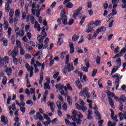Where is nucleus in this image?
Listing matches in <instances>:
<instances>
[{"mask_svg":"<svg viewBox=\"0 0 126 126\" xmlns=\"http://www.w3.org/2000/svg\"><path fill=\"white\" fill-rule=\"evenodd\" d=\"M10 4H8V3H6L5 4V11L7 13L9 12V10H10V6L9 5Z\"/></svg>","mask_w":126,"mask_h":126,"instance_id":"412c9836","label":"nucleus"},{"mask_svg":"<svg viewBox=\"0 0 126 126\" xmlns=\"http://www.w3.org/2000/svg\"><path fill=\"white\" fill-rule=\"evenodd\" d=\"M69 46L70 54H74V46H73V43H70L69 44Z\"/></svg>","mask_w":126,"mask_h":126,"instance_id":"f3484780","label":"nucleus"},{"mask_svg":"<svg viewBox=\"0 0 126 126\" xmlns=\"http://www.w3.org/2000/svg\"><path fill=\"white\" fill-rule=\"evenodd\" d=\"M67 102H68L69 106H72V98H71L69 95L67 96Z\"/></svg>","mask_w":126,"mask_h":126,"instance_id":"a211bd4d","label":"nucleus"},{"mask_svg":"<svg viewBox=\"0 0 126 126\" xmlns=\"http://www.w3.org/2000/svg\"><path fill=\"white\" fill-rule=\"evenodd\" d=\"M15 15L16 17L19 18L20 16V10H19V9L16 10V11L15 12Z\"/></svg>","mask_w":126,"mask_h":126,"instance_id":"a878e982","label":"nucleus"},{"mask_svg":"<svg viewBox=\"0 0 126 126\" xmlns=\"http://www.w3.org/2000/svg\"><path fill=\"white\" fill-rule=\"evenodd\" d=\"M116 63L117 64V66H114L113 67V68L111 71V75H112L113 73H115V72H116L117 70L120 68V67L122 65V59H121L120 58H118L116 61Z\"/></svg>","mask_w":126,"mask_h":126,"instance_id":"7ed1b4c3","label":"nucleus"},{"mask_svg":"<svg viewBox=\"0 0 126 126\" xmlns=\"http://www.w3.org/2000/svg\"><path fill=\"white\" fill-rule=\"evenodd\" d=\"M110 112H111V119H112L113 121H114V122H116V123H118V122H119V120H118V117H114V116H115V112H114V110H113L112 109H111Z\"/></svg>","mask_w":126,"mask_h":126,"instance_id":"9b49d317","label":"nucleus"},{"mask_svg":"<svg viewBox=\"0 0 126 126\" xmlns=\"http://www.w3.org/2000/svg\"><path fill=\"white\" fill-rule=\"evenodd\" d=\"M64 88V86H63V85H62V86H60V88L59 89V91L61 94V95H62L63 96H67L68 94L67 93H64V90H63Z\"/></svg>","mask_w":126,"mask_h":126,"instance_id":"6e6552de","label":"nucleus"},{"mask_svg":"<svg viewBox=\"0 0 126 126\" xmlns=\"http://www.w3.org/2000/svg\"><path fill=\"white\" fill-rule=\"evenodd\" d=\"M18 55V54L17 53V51H15L14 50H13L10 55V57H12V58H15V57H16V56H17Z\"/></svg>","mask_w":126,"mask_h":126,"instance_id":"aec40b11","label":"nucleus"},{"mask_svg":"<svg viewBox=\"0 0 126 126\" xmlns=\"http://www.w3.org/2000/svg\"><path fill=\"white\" fill-rule=\"evenodd\" d=\"M75 84L78 89H82V85H81V82L79 80H77L75 82Z\"/></svg>","mask_w":126,"mask_h":126,"instance_id":"dca6fc26","label":"nucleus"},{"mask_svg":"<svg viewBox=\"0 0 126 126\" xmlns=\"http://www.w3.org/2000/svg\"><path fill=\"white\" fill-rule=\"evenodd\" d=\"M62 108L63 110V111H67V104L64 103L62 106Z\"/></svg>","mask_w":126,"mask_h":126,"instance_id":"f704fd0d","label":"nucleus"},{"mask_svg":"<svg viewBox=\"0 0 126 126\" xmlns=\"http://www.w3.org/2000/svg\"><path fill=\"white\" fill-rule=\"evenodd\" d=\"M39 26H40V24H39L38 21H36L34 24V28L37 29V27H39Z\"/></svg>","mask_w":126,"mask_h":126,"instance_id":"052dcab7","label":"nucleus"},{"mask_svg":"<svg viewBox=\"0 0 126 126\" xmlns=\"http://www.w3.org/2000/svg\"><path fill=\"white\" fill-rule=\"evenodd\" d=\"M4 25H5V26L4 27V29L5 30H7L8 29V22L6 20H4Z\"/></svg>","mask_w":126,"mask_h":126,"instance_id":"bb28decb","label":"nucleus"},{"mask_svg":"<svg viewBox=\"0 0 126 126\" xmlns=\"http://www.w3.org/2000/svg\"><path fill=\"white\" fill-rule=\"evenodd\" d=\"M65 7H67V8H72L73 7V4L71 2H68L65 5Z\"/></svg>","mask_w":126,"mask_h":126,"instance_id":"5701e85b","label":"nucleus"},{"mask_svg":"<svg viewBox=\"0 0 126 126\" xmlns=\"http://www.w3.org/2000/svg\"><path fill=\"white\" fill-rule=\"evenodd\" d=\"M81 68H82L83 71H84L85 72H88V71H89L88 69L89 68V67L82 66Z\"/></svg>","mask_w":126,"mask_h":126,"instance_id":"ea45409f","label":"nucleus"},{"mask_svg":"<svg viewBox=\"0 0 126 126\" xmlns=\"http://www.w3.org/2000/svg\"><path fill=\"white\" fill-rule=\"evenodd\" d=\"M65 123L67 126H70L71 124V123H70V121L66 119H65Z\"/></svg>","mask_w":126,"mask_h":126,"instance_id":"0e129e2a","label":"nucleus"},{"mask_svg":"<svg viewBox=\"0 0 126 126\" xmlns=\"http://www.w3.org/2000/svg\"><path fill=\"white\" fill-rule=\"evenodd\" d=\"M43 117L45 120H47V121H49V120H51V118H49V116L47 114H44Z\"/></svg>","mask_w":126,"mask_h":126,"instance_id":"e2e57ef3","label":"nucleus"},{"mask_svg":"<svg viewBox=\"0 0 126 126\" xmlns=\"http://www.w3.org/2000/svg\"><path fill=\"white\" fill-rule=\"evenodd\" d=\"M58 121H59L58 120V118H55L51 121V124L52 125H55V124H56V122Z\"/></svg>","mask_w":126,"mask_h":126,"instance_id":"338daca9","label":"nucleus"},{"mask_svg":"<svg viewBox=\"0 0 126 126\" xmlns=\"http://www.w3.org/2000/svg\"><path fill=\"white\" fill-rule=\"evenodd\" d=\"M11 42L12 45H14V44H15V38L13 36H12L11 38Z\"/></svg>","mask_w":126,"mask_h":126,"instance_id":"8fccbe9b","label":"nucleus"},{"mask_svg":"<svg viewBox=\"0 0 126 126\" xmlns=\"http://www.w3.org/2000/svg\"><path fill=\"white\" fill-rule=\"evenodd\" d=\"M95 62L97 64H100L101 63V58L99 56H97L96 58Z\"/></svg>","mask_w":126,"mask_h":126,"instance_id":"2f4dec72","label":"nucleus"},{"mask_svg":"<svg viewBox=\"0 0 126 126\" xmlns=\"http://www.w3.org/2000/svg\"><path fill=\"white\" fill-rule=\"evenodd\" d=\"M26 14L25 12H23L22 13V20H25V18H26Z\"/></svg>","mask_w":126,"mask_h":126,"instance_id":"a19ab883","label":"nucleus"},{"mask_svg":"<svg viewBox=\"0 0 126 126\" xmlns=\"http://www.w3.org/2000/svg\"><path fill=\"white\" fill-rule=\"evenodd\" d=\"M7 43H8V40H7V39L4 40L3 41V46L4 47H6V46H7Z\"/></svg>","mask_w":126,"mask_h":126,"instance_id":"bf43d9fd","label":"nucleus"},{"mask_svg":"<svg viewBox=\"0 0 126 126\" xmlns=\"http://www.w3.org/2000/svg\"><path fill=\"white\" fill-rule=\"evenodd\" d=\"M56 4H57V2L56 1L53 2L50 6V8H51V9H53V8H55V7H56Z\"/></svg>","mask_w":126,"mask_h":126,"instance_id":"c03bdc74","label":"nucleus"},{"mask_svg":"<svg viewBox=\"0 0 126 126\" xmlns=\"http://www.w3.org/2000/svg\"><path fill=\"white\" fill-rule=\"evenodd\" d=\"M13 63H14V64H15L16 65H17L18 63V59H17V58L14 57L13 58Z\"/></svg>","mask_w":126,"mask_h":126,"instance_id":"4c0bfd02","label":"nucleus"},{"mask_svg":"<svg viewBox=\"0 0 126 126\" xmlns=\"http://www.w3.org/2000/svg\"><path fill=\"white\" fill-rule=\"evenodd\" d=\"M20 100L21 102H23V101H24V95L21 94L20 95Z\"/></svg>","mask_w":126,"mask_h":126,"instance_id":"774afa93","label":"nucleus"},{"mask_svg":"<svg viewBox=\"0 0 126 126\" xmlns=\"http://www.w3.org/2000/svg\"><path fill=\"white\" fill-rule=\"evenodd\" d=\"M3 62H5V63H8V62L9 61V58L7 56H5L3 59H2Z\"/></svg>","mask_w":126,"mask_h":126,"instance_id":"c9c22d12","label":"nucleus"},{"mask_svg":"<svg viewBox=\"0 0 126 126\" xmlns=\"http://www.w3.org/2000/svg\"><path fill=\"white\" fill-rule=\"evenodd\" d=\"M80 114H77V117H78L79 120H82L83 119V115L81 114V113L79 112Z\"/></svg>","mask_w":126,"mask_h":126,"instance_id":"49530a36","label":"nucleus"},{"mask_svg":"<svg viewBox=\"0 0 126 126\" xmlns=\"http://www.w3.org/2000/svg\"><path fill=\"white\" fill-rule=\"evenodd\" d=\"M108 102L112 109H115V104L114 103V101H113V98H111L110 96L108 97Z\"/></svg>","mask_w":126,"mask_h":126,"instance_id":"f8f14e48","label":"nucleus"},{"mask_svg":"<svg viewBox=\"0 0 126 126\" xmlns=\"http://www.w3.org/2000/svg\"><path fill=\"white\" fill-rule=\"evenodd\" d=\"M26 104L27 105H31V106H33V103L32 102V101L31 100H29L28 101H26Z\"/></svg>","mask_w":126,"mask_h":126,"instance_id":"de8ad7c7","label":"nucleus"},{"mask_svg":"<svg viewBox=\"0 0 126 126\" xmlns=\"http://www.w3.org/2000/svg\"><path fill=\"white\" fill-rule=\"evenodd\" d=\"M126 97L125 94H122L120 96V97L119 98V103L120 104H124V103H126Z\"/></svg>","mask_w":126,"mask_h":126,"instance_id":"9d476101","label":"nucleus"},{"mask_svg":"<svg viewBox=\"0 0 126 126\" xmlns=\"http://www.w3.org/2000/svg\"><path fill=\"white\" fill-rule=\"evenodd\" d=\"M106 27H105L104 26H102L100 28L97 29L96 30V31H97V33H99L100 32H105V31H106Z\"/></svg>","mask_w":126,"mask_h":126,"instance_id":"2eb2a0df","label":"nucleus"},{"mask_svg":"<svg viewBox=\"0 0 126 126\" xmlns=\"http://www.w3.org/2000/svg\"><path fill=\"white\" fill-rule=\"evenodd\" d=\"M93 28H94V23H93L92 22L88 25V31H86V32L87 33H93V32H94V30H93Z\"/></svg>","mask_w":126,"mask_h":126,"instance_id":"39448f33","label":"nucleus"},{"mask_svg":"<svg viewBox=\"0 0 126 126\" xmlns=\"http://www.w3.org/2000/svg\"><path fill=\"white\" fill-rule=\"evenodd\" d=\"M1 123H2L5 126L8 125V119L5 117L4 115H2L0 117Z\"/></svg>","mask_w":126,"mask_h":126,"instance_id":"423d86ee","label":"nucleus"},{"mask_svg":"<svg viewBox=\"0 0 126 126\" xmlns=\"http://www.w3.org/2000/svg\"><path fill=\"white\" fill-rule=\"evenodd\" d=\"M107 125H108V126H116L117 125V123H116V122H113V124L112 125V122L111 121H109Z\"/></svg>","mask_w":126,"mask_h":126,"instance_id":"58836bf2","label":"nucleus"},{"mask_svg":"<svg viewBox=\"0 0 126 126\" xmlns=\"http://www.w3.org/2000/svg\"><path fill=\"white\" fill-rule=\"evenodd\" d=\"M76 51L78 54H83V50L80 49L79 47L76 49Z\"/></svg>","mask_w":126,"mask_h":126,"instance_id":"864d4df0","label":"nucleus"},{"mask_svg":"<svg viewBox=\"0 0 126 126\" xmlns=\"http://www.w3.org/2000/svg\"><path fill=\"white\" fill-rule=\"evenodd\" d=\"M86 18V17H83L81 19V21L79 23L80 26H81V25H82V24H83V22H84V21H85V18Z\"/></svg>","mask_w":126,"mask_h":126,"instance_id":"79ce46f5","label":"nucleus"},{"mask_svg":"<svg viewBox=\"0 0 126 126\" xmlns=\"http://www.w3.org/2000/svg\"><path fill=\"white\" fill-rule=\"evenodd\" d=\"M92 23H94L95 26H100L101 25V23H102L101 20H95V22H92Z\"/></svg>","mask_w":126,"mask_h":126,"instance_id":"6ab92c4d","label":"nucleus"},{"mask_svg":"<svg viewBox=\"0 0 126 126\" xmlns=\"http://www.w3.org/2000/svg\"><path fill=\"white\" fill-rule=\"evenodd\" d=\"M37 40L40 44L44 41V39L41 37V35H38V36H37Z\"/></svg>","mask_w":126,"mask_h":126,"instance_id":"a18cd8bd","label":"nucleus"},{"mask_svg":"<svg viewBox=\"0 0 126 126\" xmlns=\"http://www.w3.org/2000/svg\"><path fill=\"white\" fill-rule=\"evenodd\" d=\"M7 81V79L6 78V77L5 76L3 77V79L2 80V83L3 85H6Z\"/></svg>","mask_w":126,"mask_h":126,"instance_id":"473e14b6","label":"nucleus"},{"mask_svg":"<svg viewBox=\"0 0 126 126\" xmlns=\"http://www.w3.org/2000/svg\"><path fill=\"white\" fill-rule=\"evenodd\" d=\"M120 54L123 55V54H126V47H123L122 49L120 51Z\"/></svg>","mask_w":126,"mask_h":126,"instance_id":"37998d69","label":"nucleus"},{"mask_svg":"<svg viewBox=\"0 0 126 126\" xmlns=\"http://www.w3.org/2000/svg\"><path fill=\"white\" fill-rule=\"evenodd\" d=\"M98 71V70H97V69H94L92 74L91 75V77H95V76H96V73H97Z\"/></svg>","mask_w":126,"mask_h":126,"instance_id":"c756f323","label":"nucleus"},{"mask_svg":"<svg viewBox=\"0 0 126 126\" xmlns=\"http://www.w3.org/2000/svg\"><path fill=\"white\" fill-rule=\"evenodd\" d=\"M65 11L64 10H63L61 13V19L64 26H65V25H67V17L65 15Z\"/></svg>","mask_w":126,"mask_h":126,"instance_id":"20e7f679","label":"nucleus"},{"mask_svg":"<svg viewBox=\"0 0 126 126\" xmlns=\"http://www.w3.org/2000/svg\"><path fill=\"white\" fill-rule=\"evenodd\" d=\"M16 43L17 47H18V48H21V42H20V41H19V40L17 39L16 41Z\"/></svg>","mask_w":126,"mask_h":126,"instance_id":"e433bc0d","label":"nucleus"},{"mask_svg":"<svg viewBox=\"0 0 126 126\" xmlns=\"http://www.w3.org/2000/svg\"><path fill=\"white\" fill-rule=\"evenodd\" d=\"M103 123H104V120H103L98 121L97 123L98 126H103Z\"/></svg>","mask_w":126,"mask_h":126,"instance_id":"6e6d98bb","label":"nucleus"},{"mask_svg":"<svg viewBox=\"0 0 126 126\" xmlns=\"http://www.w3.org/2000/svg\"><path fill=\"white\" fill-rule=\"evenodd\" d=\"M79 104H80V105H81L82 106L80 105H79L78 103H76L75 106H76V109H77V110H79V111H81V110H82L83 113H86V112L87 111V107L84 106L85 105V103H84V101H83V100L80 99L79 100Z\"/></svg>","mask_w":126,"mask_h":126,"instance_id":"f03ea898","label":"nucleus"},{"mask_svg":"<svg viewBox=\"0 0 126 126\" xmlns=\"http://www.w3.org/2000/svg\"><path fill=\"white\" fill-rule=\"evenodd\" d=\"M58 115L59 117H63V112L60 110H58Z\"/></svg>","mask_w":126,"mask_h":126,"instance_id":"69168bd1","label":"nucleus"},{"mask_svg":"<svg viewBox=\"0 0 126 126\" xmlns=\"http://www.w3.org/2000/svg\"><path fill=\"white\" fill-rule=\"evenodd\" d=\"M56 104H57V108L59 110H62V102L60 101H58Z\"/></svg>","mask_w":126,"mask_h":126,"instance_id":"7c9ffc66","label":"nucleus"},{"mask_svg":"<svg viewBox=\"0 0 126 126\" xmlns=\"http://www.w3.org/2000/svg\"><path fill=\"white\" fill-rule=\"evenodd\" d=\"M113 16H114L113 15V13H111L109 14V15H108L107 17H106V19H108L107 21V22H109L110 20L113 18Z\"/></svg>","mask_w":126,"mask_h":126,"instance_id":"c85d7f7f","label":"nucleus"},{"mask_svg":"<svg viewBox=\"0 0 126 126\" xmlns=\"http://www.w3.org/2000/svg\"><path fill=\"white\" fill-rule=\"evenodd\" d=\"M31 58H32V57H31V55L29 54H27L25 56L26 60H29V59H31Z\"/></svg>","mask_w":126,"mask_h":126,"instance_id":"3c124183","label":"nucleus"},{"mask_svg":"<svg viewBox=\"0 0 126 126\" xmlns=\"http://www.w3.org/2000/svg\"><path fill=\"white\" fill-rule=\"evenodd\" d=\"M63 38L60 37L58 38V41L57 42L58 45H59V46H62V44H63Z\"/></svg>","mask_w":126,"mask_h":126,"instance_id":"b1692460","label":"nucleus"},{"mask_svg":"<svg viewBox=\"0 0 126 126\" xmlns=\"http://www.w3.org/2000/svg\"><path fill=\"white\" fill-rule=\"evenodd\" d=\"M66 87L67 89H68V90H70V91H72L73 89L71 87V86H70V85L68 83L66 84Z\"/></svg>","mask_w":126,"mask_h":126,"instance_id":"09e8293b","label":"nucleus"},{"mask_svg":"<svg viewBox=\"0 0 126 126\" xmlns=\"http://www.w3.org/2000/svg\"><path fill=\"white\" fill-rule=\"evenodd\" d=\"M71 119L73 122H76L78 119H77V118H76V115H73V116H72Z\"/></svg>","mask_w":126,"mask_h":126,"instance_id":"680f3d73","label":"nucleus"},{"mask_svg":"<svg viewBox=\"0 0 126 126\" xmlns=\"http://www.w3.org/2000/svg\"><path fill=\"white\" fill-rule=\"evenodd\" d=\"M20 110L21 111V112H22V113H25L26 111V108H25V107H22L20 108Z\"/></svg>","mask_w":126,"mask_h":126,"instance_id":"4d7b16f0","label":"nucleus"},{"mask_svg":"<svg viewBox=\"0 0 126 126\" xmlns=\"http://www.w3.org/2000/svg\"><path fill=\"white\" fill-rule=\"evenodd\" d=\"M94 114L96 117H97L98 118H96V120H98V121H100V120H102V117L101 116V114H100V112L98 111H95Z\"/></svg>","mask_w":126,"mask_h":126,"instance_id":"4468645a","label":"nucleus"},{"mask_svg":"<svg viewBox=\"0 0 126 126\" xmlns=\"http://www.w3.org/2000/svg\"><path fill=\"white\" fill-rule=\"evenodd\" d=\"M44 86L45 90H46V89H48V90H51V87L50 86L49 84L44 83Z\"/></svg>","mask_w":126,"mask_h":126,"instance_id":"cd10ccee","label":"nucleus"},{"mask_svg":"<svg viewBox=\"0 0 126 126\" xmlns=\"http://www.w3.org/2000/svg\"><path fill=\"white\" fill-rule=\"evenodd\" d=\"M75 122H76L77 125L80 126V125H81V123H82V120H81V119H78Z\"/></svg>","mask_w":126,"mask_h":126,"instance_id":"5fc2aeb1","label":"nucleus"},{"mask_svg":"<svg viewBox=\"0 0 126 126\" xmlns=\"http://www.w3.org/2000/svg\"><path fill=\"white\" fill-rule=\"evenodd\" d=\"M85 65L87 66V67H90V63L89 59H88V58L86 59V60L85 61Z\"/></svg>","mask_w":126,"mask_h":126,"instance_id":"393cba45","label":"nucleus"},{"mask_svg":"<svg viewBox=\"0 0 126 126\" xmlns=\"http://www.w3.org/2000/svg\"><path fill=\"white\" fill-rule=\"evenodd\" d=\"M82 10V7H79L74 12L73 17L74 18H76L78 16L79 13H80V11Z\"/></svg>","mask_w":126,"mask_h":126,"instance_id":"0eeeda50","label":"nucleus"},{"mask_svg":"<svg viewBox=\"0 0 126 126\" xmlns=\"http://www.w3.org/2000/svg\"><path fill=\"white\" fill-rule=\"evenodd\" d=\"M13 14H14V10L13 9H11L9 13L10 17H13Z\"/></svg>","mask_w":126,"mask_h":126,"instance_id":"72a5a7b5","label":"nucleus"},{"mask_svg":"<svg viewBox=\"0 0 126 126\" xmlns=\"http://www.w3.org/2000/svg\"><path fill=\"white\" fill-rule=\"evenodd\" d=\"M119 52H120V47L119 46H117L114 50V54H118Z\"/></svg>","mask_w":126,"mask_h":126,"instance_id":"13d9d810","label":"nucleus"},{"mask_svg":"<svg viewBox=\"0 0 126 126\" xmlns=\"http://www.w3.org/2000/svg\"><path fill=\"white\" fill-rule=\"evenodd\" d=\"M120 75L118 73H116L115 75L112 76V78H115V84H119L120 83Z\"/></svg>","mask_w":126,"mask_h":126,"instance_id":"1a4fd4ad","label":"nucleus"},{"mask_svg":"<svg viewBox=\"0 0 126 126\" xmlns=\"http://www.w3.org/2000/svg\"><path fill=\"white\" fill-rule=\"evenodd\" d=\"M69 62V55H67L66 56V60L65 61L66 65L64 66V69L63 70V73L66 74L67 70H68V72H70V71L74 69V67L73 66V65L72 64H70L68 63Z\"/></svg>","mask_w":126,"mask_h":126,"instance_id":"f257e3e1","label":"nucleus"},{"mask_svg":"<svg viewBox=\"0 0 126 126\" xmlns=\"http://www.w3.org/2000/svg\"><path fill=\"white\" fill-rule=\"evenodd\" d=\"M73 23H74V20H73V19H70L68 22V25H72Z\"/></svg>","mask_w":126,"mask_h":126,"instance_id":"603ef678","label":"nucleus"},{"mask_svg":"<svg viewBox=\"0 0 126 126\" xmlns=\"http://www.w3.org/2000/svg\"><path fill=\"white\" fill-rule=\"evenodd\" d=\"M79 38V36L76 35V34H74L72 37V40L73 42H76V41H77V40H78Z\"/></svg>","mask_w":126,"mask_h":126,"instance_id":"4be33fe9","label":"nucleus"},{"mask_svg":"<svg viewBox=\"0 0 126 126\" xmlns=\"http://www.w3.org/2000/svg\"><path fill=\"white\" fill-rule=\"evenodd\" d=\"M88 93V88H85L84 89L83 91H81L79 93V96H82L83 94H85L86 95Z\"/></svg>","mask_w":126,"mask_h":126,"instance_id":"ddd939ff","label":"nucleus"}]
</instances>
